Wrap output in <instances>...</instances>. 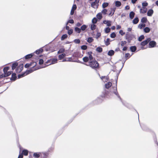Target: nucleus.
Returning a JSON list of instances; mask_svg holds the SVG:
<instances>
[{"mask_svg":"<svg viewBox=\"0 0 158 158\" xmlns=\"http://www.w3.org/2000/svg\"><path fill=\"white\" fill-rule=\"evenodd\" d=\"M133 54V53H132L131 55H130V54L129 53H126L124 56L125 60H122V68H123L125 63L126 61L130 58L131 56Z\"/></svg>","mask_w":158,"mask_h":158,"instance_id":"obj_9","label":"nucleus"},{"mask_svg":"<svg viewBox=\"0 0 158 158\" xmlns=\"http://www.w3.org/2000/svg\"><path fill=\"white\" fill-rule=\"evenodd\" d=\"M152 28L148 27H146L143 28V31L145 33H148L151 30Z\"/></svg>","mask_w":158,"mask_h":158,"instance_id":"obj_23","label":"nucleus"},{"mask_svg":"<svg viewBox=\"0 0 158 158\" xmlns=\"http://www.w3.org/2000/svg\"><path fill=\"white\" fill-rule=\"evenodd\" d=\"M151 40V38L150 37H148L143 41L141 42L140 43V45L141 46L140 49L144 50L146 48H144L143 46L148 44L149 41Z\"/></svg>","mask_w":158,"mask_h":158,"instance_id":"obj_6","label":"nucleus"},{"mask_svg":"<svg viewBox=\"0 0 158 158\" xmlns=\"http://www.w3.org/2000/svg\"><path fill=\"white\" fill-rule=\"evenodd\" d=\"M65 51L64 48H60L57 52V54L60 53L64 52Z\"/></svg>","mask_w":158,"mask_h":158,"instance_id":"obj_49","label":"nucleus"},{"mask_svg":"<svg viewBox=\"0 0 158 158\" xmlns=\"http://www.w3.org/2000/svg\"><path fill=\"white\" fill-rule=\"evenodd\" d=\"M35 53H34V56H32V58L33 59H35V60H38V59L39 58V56H38V55H35Z\"/></svg>","mask_w":158,"mask_h":158,"instance_id":"obj_60","label":"nucleus"},{"mask_svg":"<svg viewBox=\"0 0 158 158\" xmlns=\"http://www.w3.org/2000/svg\"><path fill=\"white\" fill-rule=\"evenodd\" d=\"M22 154L24 156H27L28 155V151L27 150L24 149L22 152Z\"/></svg>","mask_w":158,"mask_h":158,"instance_id":"obj_34","label":"nucleus"},{"mask_svg":"<svg viewBox=\"0 0 158 158\" xmlns=\"http://www.w3.org/2000/svg\"><path fill=\"white\" fill-rule=\"evenodd\" d=\"M113 79H111V81H108L105 84L103 90L101 95L97 98L92 101L90 105L93 106L101 103L105 98H109L110 96L115 95L117 97H120V95L117 91V85L116 84L114 86L112 85Z\"/></svg>","mask_w":158,"mask_h":158,"instance_id":"obj_1","label":"nucleus"},{"mask_svg":"<svg viewBox=\"0 0 158 158\" xmlns=\"http://www.w3.org/2000/svg\"><path fill=\"white\" fill-rule=\"evenodd\" d=\"M16 61H15L13 62V63L11 66V69L13 71L16 68V67L18 65V63Z\"/></svg>","mask_w":158,"mask_h":158,"instance_id":"obj_16","label":"nucleus"},{"mask_svg":"<svg viewBox=\"0 0 158 158\" xmlns=\"http://www.w3.org/2000/svg\"><path fill=\"white\" fill-rule=\"evenodd\" d=\"M27 75L26 72L24 71L22 73L20 74H19L17 76L18 79H20L22 77H23Z\"/></svg>","mask_w":158,"mask_h":158,"instance_id":"obj_20","label":"nucleus"},{"mask_svg":"<svg viewBox=\"0 0 158 158\" xmlns=\"http://www.w3.org/2000/svg\"><path fill=\"white\" fill-rule=\"evenodd\" d=\"M12 72L13 71H9L8 72H6L5 74V77L9 76Z\"/></svg>","mask_w":158,"mask_h":158,"instance_id":"obj_54","label":"nucleus"},{"mask_svg":"<svg viewBox=\"0 0 158 158\" xmlns=\"http://www.w3.org/2000/svg\"><path fill=\"white\" fill-rule=\"evenodd\" d=\"M96 27V25H95L93 24H91L90 27L91 30L92 31L94 30L95 29Z\"/></svg>","mask_w":158,"mask_h":158,"instance_id":"obj_55","label":"nucleus"},{"mask_svg":"<svg viewBox=\"0 0 158 158\" xmlns=\"http://www.w3.org/2000/svg\"><path fill=\"white\" fill-rule=\"evenodd\" d=\"M44 60L43 59H40L39 60V64L40 65L41 64H43Z\"/></svg>","mask_w":158,"mask_h":158,"instance_id":"obj_63","label":"nucleus"},{"mask_svg":"<svg viewBox=\"0 0 158 158\" xmlns=\"http://www.w3.org/2000/svg\"><path fill=\"white\" fill-rule=\"evenodd\" d=\"M34 53H31L26 55L23 58V60H24V58L26 60H27L32 57V56H34Z\"/></svg>","mask_w":158,"mask_h":158,"instance_id":"obj_15","label":"nucleus"},{"mask_svg":"<svg viewBox=\"0 0 158 158\" xmlns=\"http://www.w3.org/2000/svg\"><path fill=\"white\" fill-rule=\"evenodd\" d=\"M96 51L99 53H101L102 52V48L101 46H98L95 49Z\"/></svg>","mask_w":158,"mask_h":158,"instance_id":"obj_30","label":"nucleus"},{"mask_svg":"<svg viewBox=\"0 0 158 158\" xmlns=\"http://www.w3.org/2000/svg\"><path fill=\"white\" fill-rule=\"evenodd\" d=\"M74 30L77 33H80L81 31L80 28L77 27H74Z\"/></svg>","mask_w":158,"mask_h":158,"instance_id":"obj_39","label":"nucleus"},{"mask_svg":"<svg viewBox=\"0 0 158 158\" xmlns=\"http://www.w3.org/2000/svg\"><path fill=\"white\" fill-rule=\"evenodd\" d=\"M101 35V34L100 32H98L97 33V34L96 35V39H98L99 37Z\"/></svg>","mask_w":158,"mask_h":158,"instance_id":"obj_62","label":"nucleus"},{"mask_svg":"<svg viewBox=\"0 0 158 158\" xmlns=\"http://www.w3.org/2000/svg\"><path fill=\"white\" fill-rule=\"evenodd\" d=\"M86 65L89 66L92 69L96 70L99 66V64L98 61L96 60L95 58L94 60L89 61V64H86Z\"/></svg>","mask_w":158,"mask_h":158,"instance_id":"obj_2","label":"nucleus"},{"mask_svg":"<svg viewBox=\"0 0 158 158\" xmlns=\"http://www.w3.org/2000/svg\"><path fill=\"white\" fill-rule=\"evenodd\" d=\"M41 68V67L39 66H37L36 67H35V68L34 67L33 68H32V67H31V68H30L29 69H27L26 70V71H25V72H26V73L27 75L29 74L30 73H32L34 71L36 70H37L40 69Z\"/></svg>","mask_w":158,"mask_h":158,"instance_id":"obj_7","label":"nucleus"},{"mask_svg":"<svg viewBox=\"0 0 158 158\" xmlns=\"http://www.w3.org/2000/svg\"><path fill=\"white\" fill-rule=\"evenodd\" d=\"M98 21L96 17H94L92 20V23L94 24Z\"/></svg>","mask_w":158,"mask_h":158,"instance_id":"obj_51","label":"nucleus"},{"mask_svg":"<svg viewBox=\"0 0 158 158\" xmlns=\"http://www.w3.org/2000/svg\"><path fill=\"white\" fill-rule=\"evenodd\" d=\"M87 27V25L85 24H83L80 27L81 30L83 31Z\"/></svg>","mask_w":158,"mask_h":158,"instance_id":"obj_41","label":"nucleus"},{"mask_svg":"<svg viewBox=\"0 0 158 158\" xmlns=\"http://www.w3.org/2000/svg\"><path fill=\"white\" fill-rule=\"evenodd\" d=\"M82 60L83 62L85 63H86L88 62L89 60L87 56H85L83 57L82 58Z\"/></svg>","mask_w":158,"mask_h":158,"instance_id":"obj_33","label":"nucleus"},{"mask_svg":"<svg viewBox=\"0 0 158 158\" xmlns=\"http://www.w3.org/2000/svg\"><path fill=\"white\" fill-rule=\"evenodd\" d=\"M107 10L106 9H103L101 11V13H102L104 15H106L107 14L106 12Z\"/></svg>","mask_w":158,"mask_h":158,"instance_id":"obj_57","label":"nucleus"},{"mask_svg":"<svg viewBox=\"0 0 158 158\" xmlns=\"http://www.w3.org/2000/svg\"><path fill=\"white\" fill-rule=\"evenodd\" d=\"M96 16L97 19L99 20L101 19L102 18L101 12H99L97 14Z\"/></svg>","mask_w":158,"mask_h":158,"instance_id":"obj_40","label":"nucleus"},{"mask_svg":"<svg viewBox=\"0 0 158 158\" xmlns=\"http://www.w3.org/2000/svg\"><path fill=\"white\" fill-rule=\"evenodd\" d=\"M11 77L10 78L9 77H6L4 78V80H8V81H5L4 83H7L9 82L10 81H15L17 78V77L16 74V73L15 72H13L11 73Z\"/></svg>","mask_w":158,"mask_h":158,"instance_id":"obj_5","label":"nucleus"},{"mask_svg":"<svg viewBox=\"0 0 158 158\" xmlns=\"http://www.w3.org/2000/svg\"><path fill=\"white\" fill-rule=\"evenodd\" d=\"M119 33L122 36L125 33V32H123V30H120V31H119Z\"/></svg>","mask_w":158,"mask_h":158,"instance_id":"obj_64","label":"nucleus"},{"mask_svg":"<svg viewBox=\"0 0 158 158\" xmlns=\"http://www.w3.org/2000/svg\"><path fill=\"white\" fill-rule=\"evenodd\" d=\"M110 28L108 27H106L104 29V31L105 33L107 34L110 31Z\"/></svg>","mask_w":158,"mask_h":158,"instance_id":"obj_45","label":"nucleus"},{"mask_svg":"<svg viewBox=\"0 0 158 158\" xmlns=\"http://www.w3.org/2000/svg\"><path fill=\"white\" fill-rule=\"evenodd\" d=\"M99 1V0H95L94 2L91 3V6L93 8H95V6H96V8H97L99 5L98 3Z\"/></svg>","mask_w":158,"mask_h":158,"instance_id":"obj_12","label":"nucleus"},{"mask_svg":"<svg viewBox=\"0 0 158 158\" xmlns=\"http://www.w3.org/2000/svg\"><path fill=\"white\" fill-rule=\"evenodd\" d=\"M156 45V42L154 40H151L149 41L148 47L149 48H152L155 47Z\"/></svg>","mask_w":158,"mask_h":158,"instance_id":"obj_10","label":"nucleus"},{"mask_svg":"<svg viewBox=\"0 0 158 158\" xmlns=\"http://www.w3.org/2000/svg\"><path fill=\"white\" fill-rule=\"evenodd\" d=\"M108 4V2H104L102 4V7L103 9H104V7H106L107 6Z\"/></svg>","mask_w":158,"mask_h":158,"instance_id":"obj_58","label":"nucleus"},{"mask_svg":"<svg viewBox=\"0 0 158 158\" xmlns=\"http://www.w3.org/2000/svg\"><path fill=\"white\" fill-rule=\"evenodd\" d=\"M154 11L153 9L152 8L149 9L147 12V15L148 16H152L153 14Z\"/></svg>","mask_w":158,"mask_h":158,"instance_id":"obj_22","label":"nucleus"},{"mask_svg":"<svg viewBox=\"0 0 158 158\" xmlns=\"http://www.w3.org/2000/svg\"><path fill=\"white\" fill-rule=\"evenodd\" d=\"M148 21V20L147 19V18L146 17H143L141 20V22L142 23H145Z\"/></svg>","mask_w":158,"mask_h":158,"instance_id":"obj_28","label":"nucleus"},{"mask_svg":"<svg viewBox=\"0 0 158 158\" xmlns=\"http://www.w3.org/2000/svg\"><path fill=\"white\" fill-rule=\"evenodd\" d=\"M44 47V46L42 47H41L39 49H37V50L35 51L33 53H35L37 55L39 54L40 53H42L43 52V50L42 48Z\"/></svg>","mask_w":158,"mask_h":158,"instance_id":"obj_19","label":"nucleus"},{"mask_svg":"<svg viewBox=\"0 0 158 158\" xmlns=\"http://www.w3.org/2000/svg\"><path fill=\"white\" fill-rule=\"evenodd\" d=\"M73 30L71 28L69 30H68L67 33L69 35H70L73 33Z\"/></svg>","mask_w":158,"mask_h":158,"instance_id":"obj_56","label":"nucleus"},{"mask_svg":"<svg viewBox=\"0 0 158 158\" xmlns=\"http://www.w3.org/2000/svg\"><path fill=\"white\" fill-rule=\"evenodd\" d=\"M42 157L41 158H48L49 155V153L48 152H42Z\"/></svg>","mask_w":158,"mask_h":158,"instance_id":"obj_18","label":"nucleus"},{"mask_svg":"<svg viewBox=\"0 0 158 158\" xmlns=\"http://www.w3.org/2000/svg\"><path fill=\"white\" fill-rule=\"evenodd\" d=\"M140 126L142 130L144 131L150 132L152 131L150 128L145 124H143L142 125L140 124Z\"/></svg>","mask_w":158,"mask_h":158,"instance_id":"obj_11","label":"nucleus"},{"mask_svg":"<svg viewBox=\"0 0 158 158\" xmlns=\"http://www.w3.org/2000/svg\"><path fill=\"white\" fill-rule=\"evenodd\" d=\"M73 42L76 44H79L80 42V40L78 39H74Z\"/></svg>","mask_w":158,"mask_h":158,"instance_id":"obj_53","label":"nucleus"},{"mask_svg":"<svg viewBox=\"0 0 158 158\" xmlns=\"http://www.w3.org/2000/svg\"><path fill=\"white\" fill-rule=\"evenodd\" d=\"M54 145L52 144L51 147H50L48 150L46 152H48V153H49V152H50L53 150L54 149Z\"/></svg>","mask_w":158,"mask_h":158,"instance_id":"obj_43","label":"nucleus"},{"mask_svg":"<svg viewBox=\"0 0 158 158\" xmlns=\"http://www.w3.org/2000/svg\"><path fill=\"white\" fill-rule=\"evenodd\" d=\"M139 21V18L138 16H136L135 18L133 20L132 23L134 24H137Z\"/></svg>","mask_w":158,"mask_h":158,"instance_id":"obj_25","label":"nucleus"},{"mask_svg":"<svg viewBox=\"0 0 158 158\" xmlns=\"http://www.w3.org/2000/svg\"><path fill=\"white\" fill-rule=\"evenodd\" d=\"M116 8L115 7H114L113 8H110L111 11L112 13V15H113L114 14V12L115 11Z\"/></svg>","mask_w":158,"mask_h":158,"instance_id":"obj_59","label":"nucleus"},{"mask_svg":"<svg viewBox=\"0 0 158 158\" xmlns=\"http://www.w3.org/2000/svg\"><path fill=\"white\" fill-rule=\"evenodd\" d=\"M75 6V9H76L77 8V6H76V5L75 4H74L73 5V6L72 7V8L71 11H70V15H73L74 14V11L73 10V6Z\"/></svg>","mask_w":158,"mask_h":158,"instance_id":"obj_50","label":"nucleus"},{"mask_svg":"<svg viewBox=\"0 0 158 158\" xmlns=\"http://www.w3.org/2000/svg\"><path fill=\"white\" fill-rule=\"evenodd\" d=\"M114 53L115 51L111 49L108 51L107 54L108 56H111L114 55Z\"/></svg>","mask_w":158,"mask_h":158,"instance_id":"obj_24","label":"nucleus"},{"mask_svg":"<svg viewBox=\"0 0 158 158\" xmlns=\"http://www.w3.org/2000/svg\"><path fill=\"white\" fill-rule=\"evenodd\" d=\"M146 11L147 8H145V9H144V8H143V9L142 8H140L139 12L141 14H144L146 12Z\"/></svg>","mask_w":158,"mask_h":158,"instance_id":"obj_46","label":"nucleus"},{"mask_svg":"<svg viewBox=\"0 0 158 158\" xmlns=\"http://www.w3.org/2000/svg\"><path fill=\"white\" fill-rule=\"evenodd\" d=\"M33 156L34 158H41L42 157V154L41 152H35L33 154Z\"/></svg>","mask_w":158,"mask_h":158,"instance_id":"obj_13","label":"nucleus"},{"mask_svg":"<svg viewBox=\"0 0 158 158\" xmlns=\"http://www.w3.org/2000/svg\"><path fill=\"white\" fill-rule=\"evenodd\" d=\"M135 13L133 11H131L129 13V18L131 19H133L134 17Z\"/></svg>","mask_w":158,"mask_h":158,"instance_id":"obj_32","label":"nucleus"},{"mask_svg":"<svg viewBox=\"0 0 158 158\" xmlns=\"http://www.w3.org/2000/svg\"><path fill=\"white\" fill-rule=\"evenodd\" d=\"M136 49L137 48L135 45L131 46L129 48V50L132 52H136L140 50L136 51Z\"/></svg>","mask_w":158,"mask_h":158,"instance_id":"obj_14","label":"nucleus"},{"mask_svg":"<svg viewBox=\"0 0 158 158\" xmlns=\"http://www.w3.org/2000/svg\"><path fill=\"white\" fill-rule=\"evenodd\" d=\"M85 40L88 43H90L94 41V39L91 37H89L86 38Z\"/></svg>","mask_w":158,"mask_h":158,"instance_id":"obj_35","label":"nucleus"},{"mask_svg":"<svg viewBox=\"0 0 158 158\" xmlns=\"http://www.w3.org/2000/svg\"><path fill=\"white\" fill-rule=\"evenodd\" d=\"M145 37L143 35H141L138 38V40L141 42L142 40L144 39Z\"/></svg>","mask_w":158,"mask_h":158,"instance_id":"obj_37","label":"nucleus"},{"mask_svg":"<svg viewBox=\"0 0 158 158\" xmlns=\"http://www.w3.org/2000/svg\"><path fill=\"white\" fill-rule=\"evenodd\" d=\"M135 39V35L133 34H131L129 32H127L125 36V38L127 41L128 44H130L133 39Z\"/></svg>","mask_w":158,"mask_h":158,"instance_id":"obj_3","label":"nucleus"},{"mask_svg":"<svg viewBox=\"0 0 158 158\" xmlns=\"http://www.w3.org/2000/svg\"><path fill=\"white\" fill-rule=\"evenodd\" d=\"M84 109H84L81 110L77 114H76V115H75V116H74L72 118H71L70 119L69 121H68L67 123H66L64 127H63L62 129L59 132V133H58L57 134L58 136H59L62 133V132H63V131L64 130V128L66 126H68V125L69 124H70V123H71L73 121L74 118L76 117V116H77L79 113H81L82 111Z\"/></svg>","mask_w":158,"mask_h":158,"instance_id":"obj_4","label":"nucleus"},{"mask_svg":"<svg viewBox=\"0 0 158 158\" xmlns=\"http://www.w3.org/2000/svg\"><path fill=\"white\" fill-rule=\"evenodd\" d=\"M116 36L115 32H113L110 35V37L112 38H114Z\"/></svg>","mask_w":158,"mask_h":158,"instance_id":"obj_52","label":"nucleus"},{"mask_svg":"<svg viewBox=\"0 0 158 158\" xmlns=\"http://www.w3.org/2000/svg\"><path fill=\"white\" fill-rule=\"evenodd\" d=\"M142 8H144L145 7L147 6L148 5V3L146 1H144L142 3Z\"/></svg>","mask_w":158,"mask_h":158,"instance_id":"obj_42","label":"nucleus"},{"mask_svg":"<svg viewBox=\"0 0 158 158\" xmlns=\"http://www.w3.org/2000/svg\"><path fill=\"white\" fill-rule=\"evenodd\" d=\"M73 62H77V63H80L81 64H84L86 65V63H85L81 61H80V60H79L78 59L75 60H74Z\"/></svg>","mask_w":158,"mask_h":158,"instance_id":"obj_44","label":"nucleus"},{"mask_svg":"<svg viewBox=\"0 0 158 158\" xmlns=\"http://www.w3.org/2000/svg\"><path fill=\"white\" fill-rule=\"evenodd\" d=\"M51 42H50L48 44L46 45L45 46H46L45 48V50L47 52L49 51H51V52H53L55 51V50L52 51L51 50L52 47H51L50 46H49V45H48V44H50Z\"/></svg>","mask_w":158,"mask_h":158,"instance_id":"obj_21","label":"nucleus"},{"mask_svg":"<svg viewBox=\"0 0 158 158\" xmlns=\"http://www.w3.org/2000/svg\"><path fill=\"white\" fill-rule=\"evenodd\" d=\"M111 23V21L110 20H106V26L109 27L111 25L110 23Z\"/></svg>","mask_w":158,"mask_h":158,"instance_id":"obj_48","label":"nucleus"},{"mask_svg":"<svg viewBox=\"0 0 158 158\" xmlns=\"http://www.w3.org/2000/svg\"><path fill=\"white\" fill-rule=\"evenodd\" d=\"M52 60H51V63L47 65V66H48L52 64H55L56 63V61L57 60V59L56 58H52Z\"/></svg>","mask_w":158,"mask_h":158,"instance_id":"obj_27","label":"nucleus"},{"mask_svg":"<svg viewBox=\"0 0 158 158\" xmlns=\"http://www.w3.org/2000/svg\"><path fill=\"white\" fill-rule=\"evenodd\" d=\"M10 67L9 66H6L3 69V72L5 74L6 72H8L9 70L10 69Z\"/></svg>","mask_w":158,"mask_h":158,"instance_id":"obj_29","label":"nucleus"},{"mask_svg":"<svg viewBox=\"0 0 158 158\" xmlns=\"http://www.w3.org/2000/svg\"><path fill=\"white\" fill-rule=\"evenodd\" d=\"M114 40V39H113V40H111L110 38H107L106 39V40L104 39V42L106 45V46H108L110 44V42Z\"/></svg>","mask_w":158,"mask_h":158,"instance_id":"obj_17","label":"nucleus"},{"mask_svg":"<svg viewBox=\"0 0 158 158\" xmlns=\"http://www.w3.org/2000/svg\"><path fill=\"white\" fill-rule=\"evenodd\" d=\"M88 47L86 45H83L81 46V48L82 50H85Z\"/></svg>","mask_w":158,"mask_h":158,"instance_id":"obj_47","label":"nucleus"},{"mask_svg":"<svg viewBox=\"0 0 158 158\" xmlns=\"http://www.w3.org/2000/svg\"><path fill=\"white\" fill-rule=\"evenodd\" d=\"M19 147L20 149V151L19 152V154L18 158H23V154H22V153H21V149H23V148L21 147L20 145H19Z\"/></svg>","mask_w":158,"mask_h":158,"instance_id":"obj_26","label":"nucleus"},{"mask_svg":"<svg viewBox=\"0 0 158 158\" xmlns=\"http://www.w3.org/2000/svg\"><path fill=\"white\" fill-rule=\"evenodd\" d=\"M114 2L115 3V6L117 7H119L121 5L120 1H115Z\"/></svg>","mask_w":158,"mask_h":158,"instance_id":"obj_31","label":"nucleus"},{"mask_svg":"<svg viewBox=\"0 0 158 158\" xmlns=\"http://www.w3.org/2000/svg\"><path fill=\"white\" fill-rule=\"evenodd\" d=\"M67 58H68V59L67 60V61L73 62L74 59L73 58H72V57Z\"/></svg>","mask_w":158,"mask_h":158,"instance_id":"obj_61","label":"nucleus"},{"mask_svg":"<svg viewBox=\"0 0 158 158\" xmlns=\"http://www.w3.org/2000/svg\"><path fill=\"white\" fill-rule=\"evenodd\" d=\"M118 98L120 100L121 102L123 105L124 106L129 109H131L133 108V107L131 105L128 104L126 102L123 101L122 98H121L120 96V97Z\"/></svg>","mask_w":158,"mask_h":158,"instance_id":"obj_8","label":"nucleus"},{"mask_svg":"<svg viewBox=\"0 0 158 158\" xmlns=\"http://www.w3.org/2000/svg\"><path fill=\"white\" fill-rule=\"evenodd\" d=\"M18 67L20 70V71L21 72L23 69V63H20Z\"/></svg>","mask_w":158,"mask_h":158,"instance_id":"obj_36","label":"nucleus"},{"mask_svg":"<svg viewBox=\"0 0 158 158\" xmlns=\"http://www.w3.org/2000/svg\"><path fill=\"white\" fill-rule=\"evenodd\" d=\"M68 37V35L66 34H64L61 36L60 39L61 41L64 40Z\"/></svg>","mask_w":158,"mask_h":158,"instance_id":"obj_38","label":"nucleus"}]
</instances>
